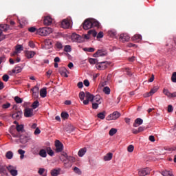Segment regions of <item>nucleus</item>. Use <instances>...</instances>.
I'll return each instance as SVG.
<instances>
[{"label":"nucleus","instance_id":"f257e3e1","mask_svg":"<svg viewBox=\"0 0 176 176\" xmlns=\"http://www.w3.org/2000/svg\"><path fill=\"white\" fill-rule=\"evenodd\" d=\"M36 32L41 36H47V35H50L53 32V29L47 27L41 28L36 30Z\"/></svg>","mask_w":176,"mask_h":176},{"label":"nucleus","instance_id":"f03ea898","mask_svg":"<svg viewBox=\"0 0 176 176\" xmlns=\"http://www.w3.org/2000/svg\"><path fill=\"white\" fill-rule=\"evenodd\" d=\"M111 65V62L109 61H102L99 62L96 65V67L97 69H99L100 71H104V69H107L108 67Z\"/></svg>","mask_w":176,"mask_h":176},{"label":"nucleus","instance_id":"7ed1b4c3","mask_svg":"<svg viewBox=\"0 0 176 176\" xmlns=\"http://www.w3.org/2000/svg\"><path fill=\"white\" fill-rule=\"evenodd\" d=\"M55 147H56V152L57 153H59L60 152H63V150L64 149V144L60 142V140H56L55 141Z\"/></svg>","mask_w":176,"mask_h":176},{"label":"nucleus","instance_id":"20e7f679","mask_svg":"<svg viewBox=\"0 0 176 176\" xmlns=\"http://www.w3.org/2000/svg\"><path fill=\"white\" fill-rule=\"evenodd\" d=\"M72 41H74V42H78L79 43H80L81 42H83V41H85V38H83V37H82V36H80L76 33H73L72 34Z\"/></svg>","mask_w":176,"mask_h":176},{"label":"nucleus","instance_id":"39448f33","mask_svg":"<svg viewBox=\"0 0 176 176\" xmlns=\"http://www.w3.org/2000/svg\"><path fill=\"white\" fill-rule=\"evenodd\" d=\"M83 29L85 30H90L93 28V23H91V19H86L82 23Z\"/></svg>","mask_w":176,"mask_h":176},{"label":"nucleus","instance_id":"423d86ee","mask_svg":"<svg viewBox=\"0 0 176 176\" xmlns=\"http://www.w3.org/2000/svg\"><path fill=\"white\" fill-rule=\"evenodd\" d=\"M24 116L25 118H32L34 116V109H25Z\"/></svg>","mask_w":176,"mask_h":176},{"label":"nucleus","instance_id":"0eeeda50","mask_svg":"<svg viewBox=\"0 0 176 176\" xmlns=\"http://www.w3.org/2000/svg\"><path fill=\"white\" fill-rule=\"evenodd\" d=\"M120 117V113L118 111H114L112 114H110L107 117V120H116L118 118Z\"/></svg>","mask_w":176,"mask_h":176},{"label":"nucleus","instance_id":"6e6552de","mask_svg":"<svg viewBox=\"0 0 176 176\" xmlns=\"http://www.w3.org/2000/svg\"><path fill=\"white\" fill-rule=\"evenodd\" d=\"M163 93L167 96L168 98H174L176 97V91L171 93L170 91H168V89H164L163 90Z\"/></svg>","mask_w":176,"mask_h":176},{"label":"nucleus","instance_id":"1a4fd4ad","mask_svg":"<svg viewBox=\"0 0 176 176\" xmlns=\"http://www.w3.org/2000/svg\"><path fill=\"white\" fill-rule=\"evenodd\" d=\"M23 115V111L21 110H16L15 113L12 114L13 119H16V120H20L21 119V116Z\"/></svg>","mask_w":176,"mask_h":176},{"label":"nucleus","instance_id":"9d476101","mask_svg":"<svg viewBox=\"0 0 176 176\" xmlns=\"http://www.w3.org/2000/svg\"><path fill=\"white\" fill-rule=\"evenodd\" d=\"M120 41L122 43L129 42L130 41V36L127 34H122L120 36Z\"/></svg>","mask_w":176,"mask_h":176},{"label":"nucleus","instance_id":"9b49d317","mask_svg":"<svg viewBox=\"0 0 176 176\" xmlns=\"http://www.w3.org/2000/svg\"><path fill=\"white\" fill-rule=\"evenodd\" d=\"M151 173V168H145L139 171V175L140 176H145L148 175Z\"/></svg>","mask_w":176,"mask_h":176},{"label":"nucleus","instance_id":"f8f14e48","mask_svg":"<svg viewBox=\"0 0 176 176\" xmlns=\"http://www.w3.org/2000/svg\"><path fill=\"white\" fill-rule=\"evenodd\" d=\"M58 72L61 75V76H64L65 78H68V74H67V69L64 67H60L58 69Z\"/></svg>","mask_w":176,"mask_h":176},{"label":"nucleus","instance_id":"ddd939ff","mask_svg":"<svg viewBox=\"0 0 176 176\" xmlns=\"http://www.w3.org/2000/svg\"><path fill=\"white\" fill-rule=\"evenodd\" d=\"M44 25H50L53 23V19L50 16H47L43 20Z\"/></svg>","mask_w":176,"mask_h":176},{"label":"nucleus","instance_id":"4468645a","mask_svg":"<svg viewBox=\"0 0 176 176\" xmlns=\"http://www.w3.org/2000/svg\"><path fill=\"white\" fill-rule=\"evenodd\" d=\"M36 54V52L35 51H25V56L28 58H34V56Z\"/></svg>","mask_w":176,"mask_h":176},{"label":"nucleus","instance_id":"2eb2a0df","mask_svg":"<svg viewBox=\"0 0 176 176\" xmlns=\"http://www.w3.org/2000/svg\"><path fill=\"white\" fill-rule=\"evenodd\" d=\"M0 175L1 176H9V173L6 170V167L3 166H0Z\"/></svg>","mask_w":176,"mask_h":176},{"label":"nucleus","instance_id":"dca6fc26","mask_svg":"<svg viewBox=\"0 0 176 176\" xmlns=\"http://www.w3.org/2000/svg\"><path fill=\"white\" fill-rule=\"evenodd\" d=\"M94 95L90 94V92H85V98L88 100L90 101L91 102H93L94 101Z\"/></svg>","mask_w":176,"mask_h":176},{"label":"nucleus","instance_id":"f3484780","mask_svg":"<svg viewBox=\"0 0 176 176\" xmlns=\"http://www.w3.org/2000/svg\"><path fill=\"white\" fill-rule=\"evenodd\" d=\"M144 123V120L141 118H137L135 120L134 123L133 124V127H138V126H141Z\"/></svg>","mask_w":176,"mask_h":176},{"label":"nucleus","instance_id":"a211bd4d","mask_svg":"<svg viewBox=\"0 0 176 176\" xmlns=\"http://www.w3.org/2000/svg\"><path fill=\"white\" fill-rule=\"evenodd\" d=\"M60 27L65 29L69 28V21L67 19H64L60 24Z\"/></svg>","mask_w":176,"mask_h":176},{"label":"nucleus","instance_id":"6ab92c4d","mask_svg":"<svg viewBox=\"0 0 176 176\" xmlns=\"http://www.w3.org/2000/svg\"><path fill=\"white\" fill-rule=\"evenodd\" d=\"M133 42H140V41L142 40V36L141 34H135L132 38H131Z\"/></svg>","mask_w":176,"mask_h":176},{"label":"nucleus","instance_id":"aec40b11","mask_svg":"<svg viewBox=\"0 0 176 176\" xmlns=\"http://www.w3.org/2000/svg\"><path fill=\"white\" fill-rule=\"evenodd\" d=\"M87 152V148H82L79 150L78 155L80 157H83L85 156V154Z\"/></svg>","mask_w":176,"mask_h":176},{"label":"nucleus","instance_id":"412c9836","mask_svg":"<svg viewBox=\"0 0 176 176\" xmlns=\"http://www.w3.org/2000/svg\"><path fill=\"white\" fill-rule=\"evenodd\" d=\"M105 56V53L103 52L102 50H98L94 54V57H102Z\"/></svg>","mask_w":176,"mask_h":176},{"label":"nucleus","instance_id":"4be33fe9","mask_svg":"<svg viewBox=\"0 0 176 176\" xmlns=\"http://www.w3.org/2000/svg\"><path fill=\"white\" fill-rule=\"evenodd\" d=\"M21 71H23V68H21V67L16 66L12 70V74H20Z\"/></svg>","mask_w":176,"mask_h":176},{"label":"nucleus","instance_id":"5701e85b","mask_svg":"<svg viewBox=\"0 0 176 176\" xmlns=\"http://www.w3.org/2000/svg\"><path fill=\"white\" fill-rule=\"evenodd\" d=\"M9 30V25L8 24H1L0 25V31L6 32Z\"/></svg>","mask_w":176,"mask_h":176},{"label":"nucleus","instance_id":"b1692460","mask_svg":"<svg viewBox=\"0 0 176 176\" xmlns=\"http://www.w3.org/2000/svg\"><path fill=\"white\" fill-rule=\"evenodd\" d=\"M40 96L42 97V98H45V97L47 96V91L46 88H43L40 90Z\"/></svg>","mask_w":176,"mask_h":176},{"label":"nucleus","instance_id":"393cba45","mask_svg":"<svg viewBox=\"0 0 176 176\" xmlns=\"http://www.w3.org/2000/svg\"><path fill=\"white\" fill-rule=\"evenodd\" d=\"M113 156V154L112 153H109L106 155L104 156V160L105 162H108L109 160H112V157Z\"/></svg>","mask_w":176,"mask_h":176},{"label":"nucleus","instance_id":"a878e982","mask_svg":"<svg viewBox=\"0 0 176 176\" xmlns=\"http://www.w3.org/2000/svg\"><path fill=\"white\" fill-rule=\"evenodd\" d=\"M60 171H61V169H52L51 170V175L52 176H57L60 174Z\"/></svg>","mask_w":176,"mask_h":176},{"label":"nucleus","instance_id":"bb28decb","mask_svg":"<svg viewBox=\"0 0 176 176\" xmlns=\"http://www.w3.org/2000/svg\"><path fill=\"white\" fill-rule=\"evenodd\" d=\"M162 175L163 176H174L171 170H164L162 172Z\"/></svg>","mask_w":176,"mask_h":176},{"label":"nucleus","instance_id":"cd10ccee","mask_svg":"<svg viewBox=\"0 0 176 176\" xmlns=\"http://www.w3.org/2000/svg\"><path fill=\"white\" fill-rule=\"evenodd\" d=\"M117 32L115 30H111L108 31V35L109 36H111V38H113V36H116Z\"/></svg>","mask_w":176,"mask_h":176},{"label":"nucleus","instance_id":"c85d7f7f","mask_svg":"<svg viewBox=\"0 0 176 176\" xmlns=\"http://www.w3.org/2000/svg\"><path fill=\"white\" fill-rule=\"evenodd\" d=\"M39 155H40L41 157H46L47 156V151L45 150V149H41V150H40V151H39Z\"/></svg>","mask_w":176,"mask_h":176},{"label":"nucleus","instance_id":"c756f323","mask_svg":"<svg viewBox=\"0 0 176 176\" xmlns=\"http://www.w3.org/2000/svg\"><path fill=\"white\" fill-rule=\"evenodd\" d=\"M94 101H95L96 104H101V96H100V95H96L94 96Z\"/></svg>","mask_w":176,"mask_h":176},{"label":"nucleus","instance_id":"7c9ffc66","mask_svg":"<svg viewBox=\"0 0 176 176\" xmlns=\"http://www.w3.org/2000/svg\"><path fill=\"white\" fill-rule=\"evenodd\" d=\"M105 114H106V112H105V111H104L102 112L98 113L97 116L99 119L104 120V119H105V116H106Z\"/></svg>","mask_w":176,"mask_h":176},{"label":"nucleus","instance_id":"2f4dec72","mask_svg":"<svg viewBox=\"0 0 176 176\" xmlns=\"http://www.w3.org/2000/svg\"><path fill=\"white\" fill-rule=\"evenodd\" d=\"M16 131H18V133H20V131L23 132V131L24 130V126H23V124H16Z\"/></svg>","mask_w":176,"mask_h":176},{"label":"nucleus","instance_id":"473e14b6","mask_svg":"<svg viewBox=\"0 0 176 176\" xmlns=\"http://www.w3.org/2000/svg\"><path fill=\"white\" fill-rule=\"evenodd\" d=\"M92 23V27H97V28H100V22L96 20H91Z\"/></svg>","mask_w":176,"mask_h":176},{"label":"nucleus","instance_id":"72a5a7b5","mask_svg":"<svg viewBox=\"0 0 176 176\" xmlns=\"http://www.w3.org/2000/svg\"><path fill=\"white\" fill-rule=\"evenodd\" d=\"M46 151H47V153L50 156H54V152L53 151V150H52V148H50V147H47Z\"/></svg>","mask_w":176,"mask_h":176},{"label":"nucleus","instance_id":"f704fd0d","mask_svg":"<svg viewBox=\"0 0 176 176\" xmlns=\"http://www.w3.org/2000/svg\"><path fill=\"white\" fill-rule=\"evenodd\" d=\"M118 133V129H115V128H112L109 132V134L111 137L115 135V133Z\"/></svg>","mask_w":176,"mask_h":176},{"label":"nucleus","instance_id":"c9c22d12","mask_svg":"<svg viewBox=\"0 0 176 176\" xmlns=\"http://www.w3.org/2000/svg\"><path fill=\"white\" fill-rule=\"evenodd\" d=\"M89 62L90 63V64H96V65H97V64H98L99 63L98 59L93 58H89Z\"/></svg>","mask_w":176,"mask_h":176},{"label":"nucleus","instance_id":"e433bc0d","mask_svg":"<svg viewBox=\"0 0 176 176\" xmlns=\"http://www.w3.org/2000/svg\"><path fill=\"white\" fill-rule=\"evenodd\" d=\"M75 130V127H74V126L72 125H68V127L66 129V131L67 133H72V131H74Z\"/></svg>","mask_w":176,"mask_h":176},{"label":"nucleus","instance_id":"4c0bfd02","mask_svg":"<svg viewBox=\"0 0 176 176\" xmlns=\"http://www.w3.org/2000/svg\"><path fill=\"white\" fill-rule=\"evenodd\" d=\"M85 97H86V94H85V92L83 91H80L79 93V98L81 101L85 100Z\"/></svg>","mask_w":176,"mask_h":176},{"label":"nucleus","instance_id":"58836bf2","mask_svg":"<svg viewBox=\"0 0 176 176\" xmlns=\"http://www.w3.org/2000/svg\"><path fill=\"white\" fill-rule=\"evenodd\" d=\"M88 35H92L94 38H96V36H97V32L96 30H91L88 31Z\"/></svg>","mask_w":176,"mask_h":176},{"label":"nucleus","instance_id":"ea45409f","mask_svg":"<svg viewBox=\"0 0 176 176\" xmlns=\"http://www.w3.org/2000/svg\"><path fill=\"white\" fill-rule=\"evenodd\" d=\"M67 160L70 162V163H74L75 162V157L72 156H67L66 160H65V162H67Z\"/></svg>","mask_w":176,"mask_h":176},{"label":"nucleus","instance_id":"a19ab883","mask_svg":"<svg viewBox=\"0 0 176 176\" xmlns=\"http://www.w3.org/2000/svg\"><path fill=\"white\" fill-rule=\"evenodd\" d=\"M166 46H170V47H171V49H173V50H175V47H174V45H173V40H171V39L168 40Z\"/></svg>","mask_w":176,"mask_h":176},{"label":"nucleus","instance_id":"79ce46f5","mask_svg":"<svg viewBox=\"0 0 176 176\" xmlns=\"http://www.w3.org/2000/svg\"><path fill=\"white\" fill-rule=\"evenodd\" d=\"M38 107H39V101L36 100L32 103V107L33 108V109H36Z\"/></svg>","mask_w":176,"mask_h":176},{"label":"nucleus","instance_id":"37998d69","mask_svg":"<svg viewBox=\"0 0 176 176\" xmlns=\"http://www.w3.org/2000/svg\"><path fill=\"white\" fill-rule=\"evenodd\" d=\"M6 157L7 159H12L13 158V152L8 151L6 154Z\"/></svg>","mask_w":176,"mask_h":176},{"label":"nucleus","instance_id":"c03bdc74","mask_svg":"<svg viewBox=\"0 0 176 176\" xmlns=\"http://www.w3.org/2000/svg\"><path fill=\"white\" fill-rule=\"evenodd\" d=\"M103 92L104 93V94H111V89H109V87H105L103 89Z\"/></svg>","mask_w":176,"mask_h":176},{"label":"nucleus","instance_id":"a18cd8bd","mask_svg":"<svg viewBox=\"0 0 176 176\" xmlns=\"http://www.w3.org/2000/svg\"><path fill=\"white\" fill-rule=\"evenodd\" d=\"M157 90H159V87H154L153 89H151L150 94H151V96H153V94L156 93Z\"/></svg>","mask_w":176,"mask_h":176},{"label":"nucleus","instance_id":"49530a36","mask_svg":"<svg viewBox=\"0 0 176 176\" xmlns=\"http://www.w3.org/2000/svg\"><path fill=\"white\" fill-rule=\"evenodd\" d=\"M10 102H6L5 104H3L1 106V108L3 109H8V108H10Z\"/></svg>","mask_w":176,"mask_h":176},{"label":"nucleus","instance_id":"de8ad7c7","mask_svg":"<svg viewBox=\"0 0 176 176\" xmlns=\"http://www.w3.org/2000/svg\"><path fill=\"white\" fill-rule=\"evenodd\" d=\"M60 116L63 119H68L69 115L67 112H62Z\"/></svg>","mask_w":176,"mask_h":176},{"label":"nucleus","instance_id":"09e8293b","mask_svg":"<svg viewBox=\"0 0 176 176\" xmlns=\"http://www.w3.org/2000/svg\"><path fill=\"white\" fill-rule=\"evenodd\" d=\"M14 101L16 102V104H21V102H23V99L19 96H15Z\"/></svg>","mask_w":176,"mask_h":176},{"label":"nucleus","instance_id":"8fccbe9b","mask_svg":"<svg viewBox=\"0 0 176 176\" xmlns=\"http://www.w3.org/2000/svg\"><path fill=\"white\" fill-rule=\"evenodd\" d=\"M74 173H76V174H78V175H82V171H80V169H79V168H78V167H74Z\"/></svg>","mask_w":176,"mask_h":176},{"label":"nucleus","instance_id":"3c124183","mask_svg":"<svg viewBox=\"0 0 176 176\" xmlns=\"http://www.w3.org/2000/svg\"><path fill=\"white\" fill-rule=\"evenodd\" d=\"M31 91H32V93H39V87L36 85L31 89Z\"/></svg>","mask_w":176,"mask_h":176},{"label":"nucleus","instance_id":"603ef678","mask_svg":"<svg viewBox=\"0 0 176 176\" xmlns=\"http://www.w3.org/2000/svg\"><path fill=\"white\" fill-rule=\"evenodd\" d=\"M10 174L12 176H17V175L19 174V172L17 171V170L14 169L10 170Z\"/></svg>","mask_w":176,"mask_h":176},{"label":"nucleus","instance_id":"864d4df0","mask_svg":"<svg viewBox=\"0 0 176 176\" xmlns=\"http://www.w3.org/2000/svg\"><path fill=\"white\" fill-rule=\"evenodd\" d=\"M23 50V45H18L16 46V51L19 53V52H21Z\"/></svg>","mask_w":176,"mask_h":176},{"label":"nucleus","instance_id":"5fc2aeb1","mask_svg":"<svg viewBox=\"0 0 176 176\" xmlns=\"http://www.w3.org/2000/svg\"><path fill=\"white\" fill-rule=\"evenodd\" d=\"M83 50L84 52H89V53H93L95 50L93 47H89V48H84Z\"/></svg>","mask_w":176,"mask_h":176},{"label":"nucleus","instance_id":"6e6d98bb","mask_svg":"<svg viewBox=\"0 0 176 176\" xmlns=\"http://www.w3.org/2000/svg\"><path fill=\"white\" fill-rule=\"evenodd\" d=\"M171 80L173 83H176V72H173L171 77Z\"/></svg>","mask_w":176,"mask_h":176},{"label":"nucleus","instance_id":"4d7b16f0","mask_svg":"<svg viewBox=\"0 0 176 176\" xmlns=\"http://www.w3.org/2000/svg\"><path fill=\"white\" fill-rule=\"evenodd\" d=\"M64 51L67 53H69L71 52V45H65L64 48Z\"/></svg>","mask_w":176,"mask_h":176},{"label":"nucleus","instance_id":"13d9d810","mask_svg":"<svg viewBox=\"0 0 176 176\" xmlns=\"http://www.w3.org/2000/svg\"><path fill=\"white\" fill-rule=\"evenodd\" d=\"M125 72L126 73V75H128L129 76H131V75H133V74L131 73V72H130V68L126 67L125 68Z\"/></svg>","mask_w":176,"mask_h":176},{"label":"nucleus","instance_id":"bf43d9fd","mask_svg":"<svg viewBox=\"0 0 176 176\" xmlns=\"http://www.w3.org/2000/svg\"><path fill=\"white\" fill-rule=\"evenodd\" d=\"M98 39H101V38H104V32H100L98 35H96Z\"/></svg>","mask_w":176,"mask_h":176},{"label":"nucleus","instance_id":"052dcab7","mask_svg":"<svg viewBox=\"0 0 176 176\" xmlns=\"http://www.w3.org/2000/svg\"><path fill=\"white\" fill-rule=\"evenodd\" d=\"M10 134L12 135V137H14V138H19V137H20V135H17L13 133V130L10 129Z\"/></svg>","mask_w":176,"mask_h":176},{"label":"nucleus","instance_id":"680f3d73","mask_svg":"<svg viewBox=\"0 0 176 176\" xmlns=\"http://www.w3.org/2000/svg\"><path fill=\"white\" fill-rule=\"evenodd\" d=\"M14 166H12V165H9L8 166H7L6 168V170H8V171H9V173H10V170H14Z\"/></svg>","mask_w":176,"mask_h":176},{"label":"nucleus","instance_id":"e2e57ef3","mask_svg":"<svg viewBox=\"0 0 176 176\" xmlns=\"http://www.w3.org/2000/svg\"><path fill=\"white\" fill-rule=\"evenodd\" d=\"M127 151L128 152H133V151H134V146L133 145H129L127 148Z\"/></svg>","mask_w":176,"mask_h":176},{"label":"nucleus","instance_id":"0e129e2a","mask_svg":"<svg viewBox=\"0 0 176 176\" xmlns=\"http://www.w3.org/2000/svg\"><path fill=\"white\" fill-rule=\"evenodd\" d=\"M3 80L4 82H8L9 80V76L8 74H5L3 76Z\"/></svg>","mask_w":176,"mask_h":176},{"label":"nucleus","instance_id":"69168bd1","mask_svg":"<svg viewBox=\"0 0 176 176\" xmlns=\"http://www.w3.org/2000/svg\"><path fill=\"white\" fill-rule=\"evenodd\" d=\"M28 31H29V32H35V31H36V29L35 27H31L28 29Z\"/></svg>","mask_w":176,"mask_h":176},{"label":"nucleus","instance_id":"338daca9","mask_svg":"<svg viewBox=\"0 0 176 176\" xmlns=\"http://www.w3.org/2000/svg\"><path fill=\"white\" fill-rule=\"evenodd\" d=\"M173 111H174V108H173V105L169 104L168 106V112L171 113V112H173Z\"/></svg>","mask_w":176,"mask_h":176},{"label":"nucleus","instance_id":"774afa93","mask_svg":"<svg viewBox=\"0 0 176 176\" xmlns=\"http://www.w3.org/2000/svg\"><path fill=\"white\" fill-rule=\"evenodd\" d=\"M98 103L97 102H93L92 103V108L93 109H97L98 108Z\"/></svg>","mask_w":176,"mask_h":176}]
</instances>
